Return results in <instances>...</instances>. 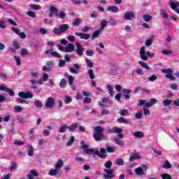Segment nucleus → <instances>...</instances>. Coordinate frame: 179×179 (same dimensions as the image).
I'll list each match as a JSON object with an SVG mask.
<instances>
[{
  "instance_id": "13d9d810",
  "label": "nucleus",
  "mask_w": 179,
  "mask_h": 179,
  "mask_svg": "<svg viewBox=\"0 0 179 179\" xmlns=\"http://www.w3.org/2000/svg\"><path fill=\"white\" fill-rule=\"evenodd\" d=\"M10 29H11L12 31H14V33L15 34H17L19 36V34H20V29H19L15 27H12Z\"/></svg>"
},
{
  "instance_id": "39448f33",
  "label": "nucleus",
  "mask_w": 179,
  "mask_h": 179,
  "mask_svg": "<svg viewBox=\"0 0 179 179\" xmlns=\"http://www.w3.org/2000/svg\"><path fill=\"white\" fill-rule=\"evenodd\" d=\"M94 133L93 134L94 138L96 141H100L103 139V132L104 129L101 126H97L94 128Z\"/></svg>"
},
{
  "instance_id": "a19ab883",
  "label": "nucleus",
  "mask_w": 179,
  "mask_h": 179,
  "mask_svg": "<svg viewBox=\"0 0 179 179\" xmlns=\"http://www.w3.org/2000/svg\"><path fill=\"white\" fill-rule=\"evenodd\" d=\"M67 40L70 41V43H75V41H76V39L75 38V36L73 35H69L67 36Z\"/></svg>"
},
{
  "instance_id": "2eb2a0df",
  "label": "nucleus",
  "mask_w": 179,
  "mask_h": 179,
  "mask_svg": "<svg viewBox=\"0 0 179 179\" xmlns=\"http://www.w3.org/2000/svg\"><path fill=\"white\" fill-rule=\"evenodd\" d=\"M157 103V99L155 98H152L149 102H147L145 103V107L146 108H150L152 106H155V104H156Z\"/></svg>"
},
{
  "instance_id": "79ce46f5",
  "label": "nucleus",
  "mask_w": 179,
  "mask_h": 179,
  "mask_svg": "<svg viewBox=\"0 0 179 179\" xmlns=\"http://www.w3.org/2000/svg\"><path fill=\"white\" fill-rule=\"evenodd\" d=\"M75 142V136H71L70 140L66 143V146H71Z\"/></svg>"
},
{
  "instance_id": "7c9ffc66",
  "label": "nucleus",
  "mask_w": 179,
  "mask_h": 179,
  "mask_svg": "<svg viewBox=\"0 0 179 179\" xmlns=\"http://www.w3.org/2000/svg\"><path fill=\"white\" fill-rule=\"evenodd\" d=\"M34 154V148L33 146L29 145L28 146V156L31 157Z\"/></svg>"
},
{
  "instance_id": "37998d69",
  "label": "nucleus",
  "mask_w": 179,
  "mask_h": 179,
  "mask_svg": "<svg viewBox=\"0 0 179 179\" xmlns=\"http://www.w3.org/2000/svg\"><path fill=\"white\" fill-rule=\"evenodd\" d=\"M85 64L87 65L89 68H93L94 64L89 59H85Z\"/></svg>"
},
{
  "instance_id": "338daca9",
  "label": "nucleus",
  "mask_w": 179,
  "mask_h": 179,
  "mask_svg": "<svg viewBox=\"0 0 179 179\" xmlns=\"http://www.w3.org/2000/svg\"><path fill=\"white\" fill-rule=\"evenodd\" d=\"M31 78H35L36 79H37V78H38V76H40V74L37 71L32 72V73H31Z\"/></svg>"
},
{
  "instance_id": "bb28decb",
  "label": "nucleus",
  "mask_w": 179,
  "mask_h": 179,
  "mask_svg": "<svg viewBox=\"0 0 179 179\" xmlns=\"http://www.w3.org/2000/svg\"><path fill=\"white\" fill-rule=\"evenodd\" d=\"M107 89H108V93H109L110 96L111 97H114V92H113L114 90V87H113V86H111L110 85H107Z\"/></svg>"
},
{
  "instance_id": "f03ea898",
  "label": "nucleus",
  "mask_w": 179,
  "mask_h": 179,
  "mask_svg": "<svg viewBox=\"0 0 179 179\" xmlns=\"http://www.w3.org/2000/svg\"><path fill=\"white\" fill-rule=\"evenodd\" d=\"M113 163L111 161H108L105 163L106 169L103 170V177L105 179H111L114 178V169H111Z\"/></svg>"
},
{
  "instance_id": "b1692460",
  "label": "nucleus",
  "mask_w": 179,
  "mask_h": 179,
  "mask_svg": "<svg viewBox=\"0 0 179 179\" xmlns=\"http://www.w3.org/2000/svg\"><path fill=\"white\" fill-rule=\"evenodd\" d=\"M108 23V22L107 20H102L101 22V27L99 29V31H103L104 30V29H106V27L107 26V24Z\"/></svg>"
},
{
  "instance_id": "9b49d317",
  "label": "nucleus",
  "mask_w": 179,
  "mask_h": 179,
  "mask_svg": "<svg viewBox=\"0 0 179 179\" xmlns=\"http://www.w3.org/2000/svg\"><path fill=\"white\" fill-rule=\"evenodd\" d=\"M18 96L22 97V99H33V94L30 92H20L18 93Z\"/></svg>"
},
{
  "instance_id": "49530a36",
  "label": "nucleus",
  "mask_w": 179,
  "mask_h": 179,
  "mask_svg": "<svg viewBox=\"0 0 179 179\" xmlns=\"http://www.w3.org/2000/svg\"><path fill=\"white\" fill-rule=\"evenodd\" d=\"M14 145H16L17 146H22V145H24V141H19V140H15L14 141Z\"/></svg>"
},
{
  "instance_id": "4be33fe9",
  "label": "nucleus",
  "mask_w": 179,
  "mask_h": 179,
  "mask_svg": "<svg viewBox=\"0 0 179 179\" xmlns=\"http://www.w3.org/2000/svg\"><path fill=\"white\" fill-rule=\"evenodd\" d=\"M134 172L137 176H143V174H145V173L143 172V169L141 166L136 168L134 170Z\"/></svg>"
},
{
  "instance_id": "412c9836",
  "label": "nucleus",
  "mask_w": 179,
  "mask_h": 179,
  "mask_svg": "<svg viewBox=\"0 0 179 179\" xmlns=\"http://www.w3.org/2000/svg\"><path fill=\"white\" fill-rule=\"evenodd\" d=\"M162 167L163 169L169 170V169H171V167H173V165H171L169 160H166L164 163L162 164Z\"/></svg>"
},
{
  "instance_id": "c85d7f7f",
  "label": "nucleus",
  "mask_w": 179,
  "mask_h": 179,
  "mask_svg": "<svg viewBox=\"0 0 179 179\" xmlns=\"http://www.w3.org/2000/svg\"><path fill=\"white\" fill-rule=\"evenodd\" d=\"M59 87L62 89H65L66 87V80L62 79L59 84Z\"/></svg>"
},
{
  "instance_id": "e2e57ef3",
  "label": "nucleus",
  "mask_w": 179,
  "mask_h": 179,
  "mask_svg": "<svg viewBox=\"0 0 179 179\" xmlns=\"http://www.w3.org/2000/svg\"><path fill=\"white\" fill-rule=\"evenodd\" d=\"M128 110L127 109H122L120 110V115L122 116H124V115H127V114H128Z\"/></svg>"
},
{
  "instance_id": "cd10ccee",
  "label": "nucleus",
  "mask_w": 179,
  "mask_h": 179,
  "mask_svg": "<svg viewBox=\"0 0 179 179\" xmlns=\"http://www.w3.org/2000/svg\"><path fill=\"white\" fill-rule=\"evenodd\" d=\"M138 64L139 65H141V66L144 68V69H147V71H149V69H150V67L149 66V65L146 64L145 62L139 61Z\"/></svg>"
},
{
  "instance_id": "7ed1b4c3",
  "label": "nucleus",
  "mask_w": 179,
  "mask_h": 179,
  "mask_svg": "<svg viewBox=\"0 0 179 179\" xmlns=\"http://www.w3.org/2000/svg\"><path fill=\"white\" fill-rule=\"evenodd\" d=\"M139 55H140L141 59L143 61H148L149 58H153V57H155V53H151L150 51L146 52L145 46H142L141 48ZM148 57H149V58Z\"/></svg>"
},
{
  "instance_id": "69168bd1",
  "label": "nucleus",
  "mask_w": 179,
  "mask_h": 179,
  "mask_svg": "<svg viewBox=\"0 0 179 179\" xmlns=\"http://www.w3.org/2000/svg\"><path fill=\"white\" fill-rule=\"evenodd\" d=\"M8 22L13 26H17V23H16L12 18H9L8 20Z\"/></svg>"
},
{
  "instance_id": "a878e982",
  "label": "nucleus",
  "mask_w": 179,
  "mask_h": 179,
  "mask_svg": "<svg viewBox=\"0 0 179 179\" xmlns=\"http://www.w3.org/2000/svg\"><path fill=\"white\" fill-rule=\"evenodd\" d=\"M134 136H135V138H144L145 134L142 131H137L134 134Z\"/></svg>"
},
{
  "instance_id": "5fc2aeb1",
  "label": "nucleus",
  "mask_w": 179,
  "mask_h": 179,
  "mask_svg": "<svg viewBox=\"0 0 179 179\" xmlns=\"http://www.w3.org/2000/svg\"><path fill=\"white\" fill-rule=\"evenodd\" d=\"M21 55L22 57H24V55H29V51L26 48H22L21 50Z\"/></svg>"
},
{
  "instance_id": "4d7b16f0",
  "label": "nucleus",
  "mask_w": 179,
  "mask_h": 179,
  "mask_svg": "<svg viewBox=\"0 0 179 179\" xmlns=\"http://www.w3.org/2000/svg\"><path fill=\"white\" fill-rule=\"evenodd\" d=\"M85 54L87 57H93V55H94V52L92 50H88L85 52Z\"/></svg>"
},
{
  "instance_id": "bf43d9fd",
  "label": "nucleus",
  "mask_w": 179,
  "mask_h": 179,
  "mask_svg": "<svg viewBox=\"0 0 179 179\" xmlns=\"http://www.w3.org/2000/svg\"><path fill=\"white\" fill-rule=\"evenodd\" d=\"M68 82H69V85H70V86H73V76H69V78H68Z\"/></svg>"
},
{
  "instance_id": "a18cd8bd",
  "label": "nucleus",
  "mask_w": 179,
  "mask_h": 179,
  "mask_svg": "<svg viewBox=\"0 0 179 179\" xmlns=\"http://www.w3.org/2000/svg\"><path fill=\"white\" fill-rule=\"evenodd\" d=\"M145 45L146 47H150V45H152V44H153V39L152 38H148L145 41Z\"/></svg>"
},
{
  "instance_id": "0eeeda50",
  "label": "nucleus",
  "mask_w": 179,
  "mask_h": 179,
  "mask_svg": "<svg viewBox=\"0 0 179 179\" xmlns=\"http://www.w3.org/2000/svg\"><path fill=\"white\" fill-rule=\"evenodd\" d=\"M55 65V63L54 62L49 60L46 62V65L43 66L42 70L43 72H50L54 68Z\"/></svg>"
},
{
  "instance_id": "f704fd0d",
  "label": "nucleus",
  "mask_w": 179,
  "mask_h": 179,
  "mask_svg": "<svg viewBox=\"0 0 179 179\" xmlns=\"http://www.w3.org/2000/svg\"><path fill=\"white\" fill-rule=\"evenodd\" d=\"M29 82L32 85L31 86V89H36L37 86H36V83H38V80L36 79H31Z\"/></svg>"
},
{
  "instance_id": "603ef678",
  "label": "nucleus",
  "mask_w": 179,
  "mask_h": 179,
  "mask_svg": "<svg viewBox=\"0 0 179 179\" xmlns=\"http://www.w3.org/2000/svg\"><path fill=\"white\" fill-rule=\"evenodd\" d=\"M115 142H116L117 145H120V146H122V145H124V143H122L121 138L118 137H115Z\"/></svg>"
},
{
  "instance_id": "a211bd4d",
  "label": "nucleus",
  "mask_w": 179,
  "mask_h": 179,
  "mask_svg": "<svg viewBox=\"0 0 179 179\" xmlns=\"http://www.w3.org/2000/svg\"><path fill=\"white\" fill-rule=\"evenodd\" d=\"M66 52H73L75 51V45L73 43H68L65 47Z\"/></svg>"
},
{
  "instance_id": "f3484780",
  "label": "nucleus",
  "mask_w": 179,
  "mask_h": 179,
  "mask_svg": "<svg viewBox=\"0 0 179 179\" xmlns=\"http://www.w3.org/2000/svg\"><path fill=\"white\" fill-rule=\"evenodd\" d=\"M106 10L112 13H117L120 10V8L117 6H110L107 8Z\"/></svg>"
},
{
  "instance_id": "0e129e2a",
  "label": "nucleus",
  "mask_w": 179,
  "mask_h": 179,
  "mask_svg": "<svg viewBox=\"0 0 179 179\" xmlns=\"http://www.w3.org/2000/svg\"><path fill=\"white\" fill-rule=\"evenodd\" d=\"M134 115L137 120H141V118H142V116L143 115V113H142V112H138Z\"/></svg>"
},
{
  "instance_id": "e433bc0d",
  "label": "nucleus",
  "mask_w": 179,
  "mask_h": 179,
  "mask_svg": "<svg viewBox=\"0 0 179 179\" xmlns=\"http://www.w3.org/2000/svg\"><path fill=\"white\" fill-rule=\"evenodd\" d=\"M56 16H58L59 19H65V17H66V13H65L64 11H59L58 15Z\"/></svg>"
},
{
  "instance_id": "774afa93",
  "label": "nucleus",
  "mask_w": 179,
  "mask_h": 179,
  "mask_svg": "<svg viewBox=\"0 0 179 179\" xmlns=\"http://www.w3.org/2000/svg\"><path fill=\"white\" fill-rule=\"evenodd\" d=\"M51 55L55 58H61V55L58 54L57 51L52 52Z\"/></svg>"
},
{
  "instance_id": "680f3d73",
  "label": "nucleus",
  "mask_w": 179,
  "mask_h": 179,
  "mask_svg": "<svg viewBox=\"0 0 179 179\" xmlns=\"http://www.w3.org/2000/svg\"><path fill=\"white\" fill-rule=\"evenodd\" d=\"M65 65H66V62L65 60H62V59L59 60V66L60 68L65 66Z\"/></svg>"
},
{
  "instance_id": "6ab92c4d",
  "label": "nucleus",
  "mask_w": 179,
  "mask_h": 179,
  "mask_svg": "<svg viewBox=\"0 0 179 179\" xmlns=\"http://www.w3.org/2000/svg\"><path fill=\"white\" fill-rule=\"evenodd\" d=\"M49 10L51 13H54L55 16H58V13H59V10L54 6H51Z\"/></svg>"
},
{
  "instance_id": "2f4dec72",
  "label": "nucleus",
  "mask_w": 179,
  "mask_h": 179,
  "mask_svg": "<svg viewBox=\"0 0 179 179\" xmlns=\"http://www.w3.org/2000/svg\"><path fill=\"white\" fill-rule=\"evenodd\" d=\"M82 23V19L81 18H76L74 21L73 22V26L78 27L79 24Z\"/></svg>"
},
{
  "instance_id": "6e6552de",
  "label": "nucleus",
  "mask_w": 179,
  "mask_h": 179,
  "mask_svg": "<svg viewBox=\"0 0 179 179\" xmlns=\"http://www.w3.org/2000/svg\"><path fill=\"white\" fill-rule=\"evenodd\" d=\"M75 51L77 55L82 57L83 55V52H85V48H83L80 43H76Z\"/></svg>"
},
{
  "instance_id": "473e14b6",
  "label": "nucleus",
  "mask_w": 179,
  "mask_h": 179,
  "mask_svg": "<svg viewBox=\"0 0 179 179\" xmlns=\"http://www.w3.org/2000/svg\"><path fill=\"white\" fill-rule=\"evenodd\" d=\"M64 99H65L64 103H65L66 104H69V103H72V97H71V96H69V95H66V96H64Z\"/></svg>"
},
{
  "instance_id": "864d4df0",
  "label": "nucleus",
  "mask_w": 179,
  "mask_h": 179,
  "mask_svg": "<svg viewBox=\"0 0 179 179\" xmlns=\"http://www.w3.org/2000/svg\"><path fill=\"white\" fill-rule=\"evenodd\" d=\"M161 177L163 179H173V178H171V175L168 174V173H162L161 175Z\"/></svg>"
},
{
  "instance_id": "052dcab7",
  "label": "nucleus",
  "mask_w": 179,
  "mask_h": 179,
  "mask_svg": "<svg viewBox=\"0 0 179 179\" xmlns=\"http://www.w3.org/2000/svg\"><path fill=\"white\" fill-rule=\"evenodd\" d=\"M116 164H117V166H124V159H117L116 160Z\"/></svg>"
},
{
  "instance_id": "ea45409f",
  "label": "nucleus",
  "mask_w": 179,
  "mask_h": 179,
  "mask_svg": "<svg viewBox=\"0 0 179 179\" xmlns=\"http://www.w3.org/2000/svg\"><path fill=\"white\" fill-rule=\"evenodd\" d=\"M143 19L145 22H150V20H152V16L150 15L145 14L143 15Z\"/></svg>"
},
{
  "instance_id": "f257e3e1",
  "label": "nucleus",
  "mask_w": 179,
  "mask_h": 179,
  "mask_svg": "<svg viewBox=\"0 0 179 179\" xmlns=\"http://www.w3.org/2000/svg\"><path fill=\"white\" fill-rule=\"evenodd\" d=\"M82 145L83 149H84V153L86 155H89L90 156H92V155L99 156L100 159H106L107 157V155H106V149L101 148L99 151L97 148H89V145L83 143V141H82Z\"/></svg>"
},
{
  "instance_id": "423d86ee",
  "label": "nucleus",
  "mask_w": 179,
  "mask_h": 179,
  "mask_svg": "<svg viewBox=\"0 0 179 179\" xmlns=\"http://www.w3.org/2000/svg\"><path fill=\"white\" fill-rule=\"evenodd\" d=\"M161 71L162 73H166L165 75V78L166 79H170V80H176V77L173 76V69L169 68V69H161Z\"/></svg>"
},
{
  "instance_id": "ddd939ff",
  "label": "nucleus",
  "mask_w": 179,
  "mask_h": 179,
  "mask_svg": "<svg viewBox=\"0 0 179 179\" xmlns=\"http://www.w3.org/2000/svg\"><path fill=\"white\" fill-rule=\"evenodd\" d=\"M75 36H77V37H80L81 40H89V38H90V35H89L88 34L76 32Z\"/></svg>"
},
{
  "instance_id": "f8f14e48",
  "label": "nucleus",
  "mask_w": 179,
  "mask_h": 179,
  "mask_svg": "<svg viewBox=\"0 0 179 179\" xmlns=\"http://www.w3.org/2000/svg\"><path fill=\"white\" fill-rule=\"evenodd\" d=\"M108 134H121L122 129L117 127H113L110 129H108L107 131Z\"/></svg>"
},
{
  "instance_id": "c756f323",
  "label": "nucleus",
  "mask_w": 179,
  "mask_h": 179,
  "mask_svg": "<svg viewBox=\"0 0 179 179\" xmlns=\"http://www.w3.org/2000/svg\"><path fill=\"white\" fill-rule=\"evenodd\" d=\"M117 122H118L119 124H129L128 120H125L122 117L117 118Z\"/></svg>"
},
{
  "instance_id": "4468645a",
  "label": "nucleus",
  "mask_w": 179,
  "mask_h": 179,
  "mask_svg": "<svg viewBox=\"0 0 179 179\" xmlns=\"http://www.w3.org/2000/svg\"><path fill=\"white\" fill-rule=\"evenodd\" d=\"M171 8L173 9V10H175L177 13H179V2H173L171 1L170 3Z\"/></svg>"
},
{
  "instance_id": "20e7f679",
  "label": "nucleus",
  "mask_w": 179,
  "mask_h": 179,
  "mask_svg": "<svg viewBox=\"0 0 179 179\" xmlns=\"http://www.w3.org/2000/svg\"><path fill=\"white\" fill-rule=\"evenodd\" d=\"M69 30V24H63L59 25V27H55L53 29V33L57 36H59V34H63L64 33L68 31Z\"/></svg>"
},
{
  "instance_id": "9d476101",
  "label": "nucleus",
  "mask_w": 179,
  "mask_h": 179,
  "mask_svg": "<svg viewBox=\"0 0 179 179\" xmlns=\"http://www.w3.org/2000/svg\"><path fill=\"white\" fill-rule=\"evenodd\" d=\"M135 13L131 11L125 13L124 15L123 16V19L124 20H133V19H135Z\"/></svg>"
},
{
  "instance_id": "72a5a7b5",
  "label": "nucleus",
  "mask_w": 179,
  "mask_h": 179,
  "mask_svg": "<svg viewBox=\"0 0 179 179\" xmlns=\"http://www.w3.org/2000/svg\"><path fill=\"white\" fill-rule=\"evenodd\" d=\"M59 171H58V169L55 168V169L50 170L48 172V174H49V176H57V174H58Z\"/></svg>"
},
{
  "instance_id": "393cba45",
  "label": "nucleus",
  "mask_w": 179,
  "mask_h": 179,
  "mask_svg": "<svg viewBox=\"0 0 179 179\" xmlns=\"http://www.w3.org/2000/svg\"><path fill=\"white\" fill-rule=\"evenodd\" d=\"M172 103H173V100L169 99H164L162 101V104L164 107H169V106H170Z\"/></svg>"
},
{
  "instance_id": "1a4fd4ad",
  "label": "nucleus",
  "mask_w": 179,
  "mask_h": 179,
  "mask_svg": "<svg viewBox=\"0 0 179 179\" xmlns=\"http://www.w3.org/2000/svg\"><path fill=\"white\" fill-rule=\"evenodd\" d=\"M55 106V99L54 98L50 96L45 103V108H52Z\"/></svg>"
},
{
  "instance_id": "5701e85b",
  "label": "nucleus",
  "mask_w": 179,
  "mask_h": 179,
  "mask_svg": "<svg viewBox=\"0 0 179 179\" xmlns=\"http://www.w3.org/2000/svg\"><path fill=\"white\" fill-rule=\"evenodd\" d=\"M66 129H68V125L63 124L59 127L58 132L59 134H64V132H66Z\"/></svg>"
},
{
  "instance_id": "58836bf2",
  "label": "nucleus",
  "mask_w": 179,
  "mask_h": 179,
  "mask_svg": "<svg viewBox=\"0 0 179 179\" xmlns=\"http://www.w3.org/2000/svg\"><path fill=\"white\" fill-rule=\"evenodd\" d=\"M160 12H161V15L164 19H169V15H167V12H166V10L161 9Z\"/></svg>"
},
{
  "instance_id": "6e6d98bb",
  "label": "nucleus",
  "mask_w": 179,
  "mask_h": 179,
  "mask_svg": "<svg viewBox=\"0 0 179 179\" xmlns=\"http://www.w3.org/2000/svg\"><path fill=\"white\" fill-rule=\"evenodd\" d=\"M148 80H149V82H155V80H157V76H156V75H152L150 77H148Z\"/></svg>"
},
{
  "instance_id": "de8ad7c7",
  "label": "nucleus",
  "mask_w": 179,
  "mask_h": 179,
  "mask_svg": "<svg viewBox=\"0 0 179 179\" xmlns=\"http://www.w3.org/2000/svg\"><path fill=\"white\" fill-rule=\"evenodd\" d=\"M88 75L90 76V79H91L92 80L94 79V73H93V69H90L88 71Z\"/></svg>"
},
{
  "instance_id": "4c0bfd02",
  "label": "nucleus",
  "mask_w": 179,
  "mask_h": 179,
  "mask_svg": "<svg viewBox=\"0 0 179 179\" xmlns=\"http://www.w3.org/2000/svg\"><path fill=\"white\" fill-rule=\"evenodd\" d=\"M29 6L31 9H34V10H40L41 9V6L37 4H30Z\"/></svg>"
},
{
  "instance_id": "c9c22d12",
  "label": "nucleus",
  "mask_w": 179,
  "mask_h": 179,
  "mask_svg": "<svg viewBox=\"0 0 179 179\" xmlns=\"http://www.w3.org/2000/svg\"><path fill=\"white\" fill-rule=\"evenodd\" d=\"M23 110H24V108H23L20 106H16L14 107L15 113H22V111H23Z\"/></svg>"
},
{
  "instance_id": "3c124183",
  "label": "nucleus",
  "mask_w": 179,
  "mask_h": 179,
  "mask_svg": "<svg viewBox=\"0 0 179 179\" xmlns=\"http://www.w3.org/2000/svg\"><path fill=\"white\" fill-rule=\"evenodd\" d=\"M16 169H17V164H16V162H12L10 166V170L11 171H13V170H16Z\"/></svg>"
},
{
  "instance_id": "09e8293b",
  "label": "nucleus",
  "mask_w": 179,
  "mask_h": 179,
  "mask_svg": "<svg viewBox=\"0 0 179 179\" xmlns=\"http://www.w3.org/2000/svg\"><path fill=\"white\" fill-rule=\"evenodd\" d=\"M34 104L37 108H41L43 107V103H41V101L37 100L34 102Z\"/></svg>"
},
{
  "instance_id": "c03bdc74",
  "label": "nucleus",
  "mask_w": 179,
  "mask_h": 179,
  "mask_svg": "<svg viewBox=\"0 0 179 179\" xmlns=\"http://www.w3.org/2000/svg\"><path fill=\"white\" fill-rule=\"evenodd\" d=\"M139 155L138 154H134L133 155H131L129 158V162H134V160H136V159H139Z\"/></svg>"
},
{
  "instance_id": "dca6fc26",
  "label": "nucleus",
  "mask_w": 179,
  "mask_h": 179,
  "mask_svg": "<svg viewBox=\"0 0 179 179\" xmlns=\"http://www.w3.org/2000/svg\"><path fill=\"white\" fill-rule=\"evenodd\" d=\"M64 166V161L61 159H59L55 165V169H57L59 171Z\"/></svg>"
},
{
  "instance_id": "aec40b11",
  "label": "nucleus",
  "mask_w": 179,
  "mask_h": 179,
  "mask_svg": "<svg viewBox=\"0 0 179 179\" xmlns=\"http://www.w3.org/2000/svg\"><path fill=\"white\" fill-rule=\"evenodd\" d=\"M78 123H73L70 126H68L69 131L73 132L78 129Z\"/></svg>"
},
{
  "instance_id": "8fccbe9b",
  "label": "nucleus",
  "mask_w": 179,
  "mask_h": 179,
  "mask_svg": "<svg viewBox=\"0 0 179 179\" xmlns=\"http://www.w3.org/2000/svg\"><path fill=\"white\" fill-rule=\"evenodd\" d=\"M0 29H6V25L5 24V20L3 18L0 20Z\"/></svg>"
}]
</instances>
